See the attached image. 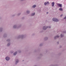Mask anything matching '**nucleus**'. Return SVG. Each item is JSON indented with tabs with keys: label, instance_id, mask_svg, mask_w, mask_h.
Segmentation results:
<instances>
[{
	"label": "nucleus",
	"instance_id": "f257e3e1",
	"mask_svg": "<svg viewBox=\"0 0 66 66\" xmlns=\"http://www.w3.org/2000/svg\"><path fill=\"white\" fill-rule=\"evenodd\" d=\"M47 28H51V26H44L43 27V30H46Z\"/></svg>",
	"mask_w": 66,
	"mask_h": 66
},
{
	"label": "nucleus",
	"instance_id": "f03ea898",
	"mask_svg": "<svg viewBox=\"0 0 66 66\" xmlns=\"http://www.w3.org/2000/svg\"><path fill=\"white\" fill-rule=\"evenodd\" d=\"M52 20L53 21H55V22H58V21H59V20L58 19L55 18H53L52 19Z\"/></svg>",
	"mask_w": 66,
	"mask_h": 66
},
{
	"label": "nucleus",
	"instance_id": "7ed1b4c3",
	"mask_svg": "<svg viewBox=\"0 0 66 66\" xmlns=\"http://www.w3.org/2000/svg\"><path fill=\"white\" fill-rule=\"evenodd\" d=\"M10 57L8 56H7L5 58V60H6V61H8L10 60Z\"/></svg>",
	"mask_w": 66,
	"mask_h": 66
},
{
	"label": "nucleus",
	"instance_id": "20e7f679",
	"mask_svg": "<svg viewBox=\"0 0 66 66\" xmlns=\"http://www.w3.org/2000/svg\"><path fill=\"white\" fill-rule=\"evenodd\" d=\"M57 4L58 6L59 7H62V5L60 4L57 3Z\"/></svg>",
	"mask_w": 66,
	"mask_h": 66
},
{
	"label": "nucleus",
	"instance_id": "39448f33",
	"mask_svg": "<svg viewBox=\"0 0 66 66\" xmlns=\"http://www.w3.org/2000/svg\"><path fill=\"white\" fill-rule=\"evenodd\" d=\"M49 4V3L48 2H45L44 3V4L46 6L47 5H48V4Z\"/></svg>",
	"mask_w": 66,
	"mask_h": 66
},
{
	"label": "nucleus",
	"instance_id": "423d86ee",
	"mask_svg": "<svg viewBox=\"0 0 66 66\" xmlns=\"http://www.w3.org/2000/svg\"><path fill=\"white\" fill-rule=\"evenodd\" d=\"M17 25H14L13 26V28L14 29H16V28H17Z\"/></svg>",
	"mask_w": 66,
	"mask_h": 66
},
{
	"label": "nucleus",
	"instance_id": "0eeeda50",
	"mask_svg": "<svg viewBox=\"0 0 66 66\" xmlns=\"http://www.w3.org/2000/svg\"><path fill=\"white\" fill-rule=\"evenodd\" d=\"M24 36V35H20L19 36L18 38H23Z\"/></svg>",
	"mask_w": 66,
	"mask_h": 66
},
{
	"label": "nucleus",
	"instance_id": "6e6552de",
	"mask_svg": "<svg viewBox=\"0 0 66 66\" xmlns=\"http://www.w3.org/2000/svg\"><path fill=\"white\" fill-rule=\"evenodd\" d=\"M19 62V60L18 59H17L16 60L15 62V64H17Z\"/></svg>",
	"mask_w": 66,
	"mask_h": 66
},
{
	"label": "nucleus",
	"instance_id": "1a4fd4ad",
	"mask_svg": "<svg viewBox=\"0 0 66 66\" xmlns=\"http://www.w3.org/2000/svg\"><path fill=\"white\" fill-rule=\"evenodd\" d=\"M36 7V5H34L32 6V8H35Z\"/></svg>",
	"mask_w": 66,
	"mask_h": 66
},
{
	"label": "nucleus",
	"instance_id": "9d476101",
	"mask_svg": "<svg viewBox=\"0 0 66 66\" xmlns=\"http://www.w3.org/2000/svg\"><path fill=\"white\" fill-rule=\"evenodd\" d=\"M59 37V36L57 35L56 36H55V37H54V39H56V38H58V37Z\"/></svg>",
	"mask_w": 66,
	"mask_h": 66
},
{
	"label": "nucleus",
	"instance_id": "9b49d317",
	"mask_svg": "<svg viewBox=\"0 0 66 66\" xmlns=\"http://www.w3.org/2000/svg\"><path fill=\"white\" fill-rule=\"evenodd\" d=\"M51 5L52 6H54V2H52L51 3Z\"/></svg>",
	"mask_w": 66,
	"mask_h": 66
},
{
	"label": "nucleus",
	"instance_id": "f8f14e48",
	"mask_svg": "<svg viewBox=\"0 0 66 66\" xmlns=\"http://www.w3.org/2000/svg\"><path fill=\"white\" fill-rule=\"evenodd\" d=\"M35 12H34L32 13L31 14V16H34L35 15Z\"/></svg>",
	"mask_w": 66,
	"mask_h": 66
},
{
	"label": "nucleus",
	"instance_id": "ddd939ff",
	"mask_svg": "<svg viewBox=\"0 0 66 66\" xmlns=\"http://www.w3.org/2000/svg\"><path fill=\"white\" fill-rule=\"evenodd\" d=\"M17 51H16L13 54L14 55H16V54H17Z\"/></svg>",
	"mask_w": 66,
	"mask_h": 66
},
{
	"label": "nucleus",
	"instance_id": "4468645a",
	"mask_svg": "<svg viewBox=\"0 0 66 66\" xmlns=\"http://www.w3.org/2000/svg\"><path fill=\"white\" fill-rule=\"evenodd\" d=\"M3 29V28L2 27L0 28V32H1L2 31V30Z\"/></svg>",
	"mask_w": 66,
	"mask_h": 66
},
{
	"label": "nucleus",
	"instance_id": "2eb2a0df",
	"mask_svg": "<svg viewBox=\"0 0 66 66\" xmlns=\"http://www.w3.org/2000/svg\"><path fill=\"white\" fill-rule=\"evenodd\" d=\"M30 11L29 10H27L26 12V13L27 14H29L30 13Z\"/></svg>",
	"mask_w": 66,
	"mask_h": 66
},
{
	"label": "nucleus",
	"instance_id": "dca6fc26",
	"mask_svg": "<svg viewBox=\"0 0 66 66\" xmlns=\"http://www.w3.org/2000/svg\"><path fill=\"white\" fill-rule=\"evenodd\" d=\"M59 10L61 11H63V9H62V8H60L59 9Z\"/></svg>",
	"mask_w": 66,
	"mask_h": 66
},
{
	"label": "nucleus",
	"instance_id": "f3484780",
	"mask_svg": "<svg viewBox=\"0 0 66 66\" xmlns=\"http://www.w3.org/2000/svg\"><path fill=\"white\" fill-rule=\"evenodd\" d=\"M10 45H11V43H8L7 46H10Z\"/></svg>",
	"mask_w": 66,
	"mask_h": 66
},
{
	"label": "nucleus",
	"instance_id": "a211bd4d",
	"mask_svg": "<svg viewBox=\"0 0 66 66\" xmlns=\"http://www.w3.org/2000/svg\"><path fill=\"white\" fill-rule=\"evenodd\" d=\"M64 36V35L63 34H61V37H62Z\"/></svg>",
	"mask_w": 66,
	"mask_h": 66
},
{
	"label": "nucleus",
	"instance_id": "6ab92c4d",
	"mask_svg": "<svg viewBox=\"0 0 66 66\" xmlns=\"http://www.w3.org/2000/svg\"><path fill=\"white\" fill-rule=\"evenodd\" d=\"M44 39L45 40H47V39H48V37H45V38H44Z\"/></svg>",
	"mask_w": 66,
	"mask_h": 66
},
{
	"label": "nucleus",
	"instance_id": "aec40b11",
	"mask_svg": "<svg viewBox=\"0 0 66 66\" xmlns=\"http://www.w3.org/2000/svg\"><path fill=\"white\" fill-rule=\"evenodd\" d=\"M42 45H43V44L42 43H41L39 45L40 46H42Z\"/></svg>",
	"mask_w": 66,
	"mask_h": 66
},
{
	"label": "nucleus",
	"instance_id": "412c9836",
	"mask_svg": "<svg viewBox=\"0 0 66 66\" xmlns=\"http://www.w3.org/2000/svg\"><path fill=\"white\" fill-rule=\"evenodd\" d=\"M4 37H5V36H6V34H5L4 35Z\"/></svg>",
	"mask_w": 66,
	"mask_h": 66
},
{
	"label": "nucleus",
	"instance_id": "4be33fe9",
	"mask_svg": "<svg viewBox=\"0 0 66 66\" xmlns=\"http://www.w3.org/2000/svg\"><path fill=\"white\" fill-rule=\"evenodd\" d=\"M63 33H66V31H64L63 32Z\"/></svg>",
	"mask_w": 66,
	"mask_h": 66
},
{
	"label": "nucleus",
	"instance_id": "5701e85b",
	"mask_svg": "<svg viewBox=\"0 0 66 66\" xmlns=\"http://www.w3.org/2000/svg\"><path fill=\"white\" fill-rule=\"evenodd\" d=\"M7 41H8V42H9V41H10V39H8L7 40Z\"/></svg>",
	"mask_w": 66,
	"mask_h": 66
},
{
	"label": "nucleus",
	"instance_id": "b1692460",
	"mask_svg": "<svg viewBox=\"0 0 66 66\" xmlns=\"http://www.w3.org/2000/svg\"><path fill=\"white\" fill-rule=\"evenodd\" d=\"M11 53H13V51H11Z\"/></svg>",
	"mask_w": 66,
	"mask_h": 66
},
{
	"label": "nucleus",
	"instance_id": "393cba45",
	"mask_svg": "<svg viewBox=\"0 0 66 66\" xmlns=\"http://www.w3.org/2000/svg\"><path fill=\"white\" fill-rule=\"evenodd\" d=\"M62 16H63V14L61 15H60V16L61 17H62Z\"/></svg>",
	"mask_w": 66,
	"mask_h": 66
},
{
	"label": "nucleus",
	"instance_id": "a878e982",
	"mask_svg": "<svg viewBox=\"0 0 66 66\" xmlns=\"http://www.w3.org/2000/svg\"><path fill=\"white\" fill-rule=\"evenodd\" d=\"M48 13H49V12H46L47 14H48Z\"/></svg>",
	"mask_w": 66,
	"mask_h": 66
},
{
	"label": "nucleus",
	"instance_id": "bb28decb",
	"mask_svg": "<svg viewBox=\"0 0 66 66\" xmlns=\"http://www.w3.org/2000/svg\"><path fill=\"white\" fill-rule=\"evenodd\" d=\"M20 14H21V13H19V14H18V15H20Z\"/></svg>",
	"mask_w": 66,
	"mask_h": 66
},
{
	"label": "nucleus",
	"instance_id": "cd10ccee",
	"mask_svg": "<svg viewBox=\"0 0 66 66\" xmlns=\"http://www.w3.org/2000/svg\"><path fill=\"white\" fill-rule=\"evenodd\" d=\"M21 1H23V0H21Z\"/></svg>",
	"mask_w": 66,
	"mask_h": 66
}]
</instances>
